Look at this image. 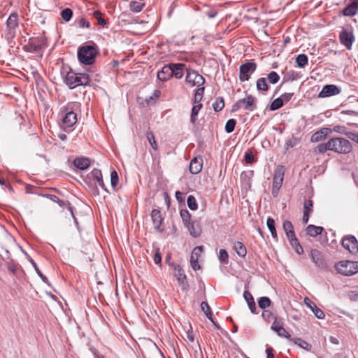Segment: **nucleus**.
<instances>
[{"label": "nucleus", "instance_id": "nucleus-17", "mask_svg": "<svg viewBox=\"0 0 358 358\" xmlns=\"http://www.w3.org/2000/svg\"><path fill=\"white\" fill-rule=\"evenodd\" d=\"M171 66V76L175 77L177 79L181 78L184 75V70L185 69V64L182 63L178 64H169Z\"/></svg>", "mask_w": 358, "mask_h": 358}, {"label": "nucleus", "instance_id": "nucleus-16", "mask_svg": "<svg viewBox=\"0 0 358 358\" xmlns=\"http://www.w3.org/2000/svg\"><path fill=\"white\" fill-rule=\"evenodd\" d=\"M203 167V158L201 156L194 157L189 164V171L192 174L200 173Z\"/></svg>", "mask_w": 358, "mask_h": 358}, {"label": "nucleus", "instance_id": "nucleus-10", "mask_svg": "<svg viewBox=\"0 0 358 358\" xmlns=\"http://www.w3.org/2000/svg\"><path fill=\"white\" fill-rule=\"evenodd\" d=\"M204 82V78L196 71L193 70H187L185 83L189 87H200L203 85Z\"/></svg>", "mask_w": 358, "mask_h": 358}, {"label": "nucleus", "instance_id": "nucleus-8", "mask_svg": "<svg viewBox=\"0 0 358 358\" xmlns=\"http://www.w3.org/2000/svg\"><path fill=\"white\" fill-rule=\"evenodd\" d=\"M255 108V98L252 95L249 94L246 97L237 101L232 106V111L236 112L241 108L252 111Z\"/></svg>", "mask_w": 358, "mask_h": 358}, {"label": "nucleus", "instance_id": "nucleus-37", "mask_svg": "<svg viewBox=\"0 0 358 358\" xmlns=\"http://www.w3.org/2000/svg\"><path fill=\"white\" fill-rule=\"evenodd\" d=\"M93 16L97 20V23L99 25L102 27L106 25L107 21L102 17V13L100 11H94L93 13Z\"/></svg>", "mask_w": 358, "mask_h": 358}, {"label": "nucleus", "instance_id": "nucleus-56", "mask_svg": "<svg viewBox=\"0 0 358 358\" xmlns=\"http://www.w3.org/2000/svg\"><path fill=\"white\" fill-rule=\"evenodd\" d=\"M279 336L284 337L288 339H291V335L286 331V329L282 327L280 329L275 331Z\"/></svg>", "mask_w": 358, "mask_h": 358}, {"label": "nucleus", "instance_id": "nucleus-62", "mask_svg": "<svg viewBox=\"0 0 358 358\" xmlns=\"http://www.w3.org/2000/svg\"><path fill=\"white\" fill-rule=\"evenodd\" d=\"M332 130V132H336L339 134H345V127L344 126L341 125H336L333 127V129H331Z\"/></svg>", "mask_w": 358, "mask_h": 358}, {"label": "nucleus", "instance_id": "nucleus-14", "mask_svg": "<svg viewBox=\"0 0 358 358\" xmlns=\"http://www.w3.org/2000/svg\"><path fill=\"white\" fill-rule=\"evenodd\" d=\"M332 134L330 128L323 127L315 132L310 138L311 142L316 143L324 139L327 136Z\"/></svg>", "mask_w": 358, "mask_h": 358}, {"label": "nucleus", "instance_id": "nucleus-64", "mask_svg": "<svg viewBox=\"0 0 358 358\" xmlns=\"http://www.w3.org/2000/svg\"><path fill=\"white\" fill-rule=\"evenodd\" d=\"M273 352H274V350L272 348H271V347L267 348L266 350V357L267 358H275Z\"/></svg>", "mask_w": 358, "mask_h": 358}, {"label": "nucleus", "instance_id": "nucleus-53", "mask_svg": "<svg viewBox=\"0 0 358 358\" xmlns=\"http://www.w3.org/2000/svg\"><path fill=\"white\" fill-rule=\"evenodd\" d=\"M313 313H314L315 316L318 319H323L324 318V312L319 308L316 305L313 306V309L311 310Z\"/></svg>", "mask_w": 358, "mask_h": 358}, {"label": "nucleus", "instance_id": "nucleus-29", "mask_svg": "<svg viewBox=\"0 0 358 358\" xmlns=\"http://www.w3.org/2000/svg\"><path fill=\"white\" fill-rule=\"evenodd\" d=\"M243 297L247 301L248 307L252 313H256V304L254 298L251 293L248 291H245L243 293Z\"/></svg>", "mask_w": 358, "mask_h": 358}, {"label": "nucleus", "instance_id": "nucleus-31", "mask_svg": "<svg viewBox=\"0 0 358 358\" xmlns=\"http://www.w3.org/2000/svg\"><path fill=\"white\" fill-rule=\"evenodd\" d=\"M144 7H145L144 3H140V2L134 1H131L129 3L130 10L135 13L141 12L143 9Z\"/></svg>", "mask_w": 358, "mask_h": 358}, {"label": "nucleus", "instance_id": "nucleus-19", "mask_svg": "<svg viewBox=\"0 0 358 358\" xmlns=\"http://www.w3.org/2000/svg\"><path fill=\"white\" fill-rule=\"evenodd\" d=\"M151 217L154 228L159 231H162L163 229L161 228V224L163 221V218L161 212L159 210L154 209L152 211Z\"/></svg>", "mask_w": 358, "mask_h": 358}, {"label": "nucleus", "instance_id": "nucleus-50", "mask_svg": "<svg viewBox=\"0 0 358 358\" xmlns=\"http://www.w3.org/2000/svg\"><path fill=\"white\" fill-rule=\"evenodd\" d=\"M283 327V321L281 318L275 317V320L271 325V329L275 332L278 331V329H280Z\"/></svg>", "mask_w": 358, "mask_h": 358}, {"label": "nucleus", "instance_id": "nucleus-22", "mask_svg": "<svg viewBox=\"0 0 358 358\" xmlns=\"http://www.w3.org/2000/svg\"><path fill=\"white\" fill-rule=\"evenodd\" d=\"M358 12V0H351L350 3L346 6L343 10V13L345 16H354Z\"/></svg>", "mask_w": 358, "mask_h": 358}, {"label": "nucleus", "instance_id": "nucleus-58", "mask_svg": "<svg viewBox=\"0 0 358 358\" xmlns=\"http://www.w3.org/2000/svg\"><path fill=\"white\" fill-rule=\"evenodd\" d=\"M245 161L247 164H251L254 162V155L251 151H248L245 153Z\"/></svg>", "mask_w": 358, "mask_h": 358}, {"label": "nucleus", "instance_id": "nucleus-47", "mask_svg": "<svg viewBox=\"0 0 358 358\" xmlns=\"http://www.w3.org/2000/svg\"><path fill=\"white\" fill-rule=\"evenodd\" d=\"M289 243L292 245V246L294 248V250L296 253H298L299 255H301L303 253V249L301 247V245L299 244L298 239L296 238H295V241L290 240Z\"/></svg>", "mask_w": 358, "mask_h": 358}, {"label": "nucleus", "instance_id": "nucleus-36", "mask_svg": "<svg viewBox=\"0 0 358 358\" xmlns=\"http://www.w3.org/2000/svg\"><path fill=\"white\" fill-rule=\"evenodd\" d=\"M213 107L215 111L219 112L224 107V101L223 98L218 97L215 99V101L213 104Z\"/></svg>", "mask_w": 358, "mask_h": 358}, {"label": "nucleus", "instance_id": "nucleus-57", "mask_svg": "<svg viewBox=\"0 0 358 358\" xmlns=\"http://www.w3.org/2000/svg\"><path fill=\"white\" fill-rule=\"evenodd\" d=\"M290 340L293 341L295 344L299 345L303 348H306L308 345V343L307 342L304 341L303 340L299 338H291Z\"/></svg>", "mask_w": 358, "mask_h": 358}, {"label": "nucleus", "instance_id": "nucleus-55", "mask_svg": "<svg viewBox=\"0 0 358 358\" xmlns=\"http://www.w3.org/2000/svg\"><path fill=\"white\" fill-rule=\"evenodd\" d=\"M118 175H117V173L115 171H113L111 172V174H110V182H111V186L113 187V188H115L117 183H118Z\"/></svg>", "mask_w": 358, "mask_h": 358}, {"label": "nucleus", "instance_id": "nucleus-24", "mask_svg": "<svg viewBox=\"0 0 358 358\" xmlns=\"http://www.w3.org/2000/svg\"><path fill=\"white\" fill-rule=\"evenodd\" d=\"M74 166L80 169H87L90 166V160L87 157H76L73 160Z\"/></svg>", "mask_w": 358, "mask_h": 358}, {"label": "nucleus", "instance_id": "nucleus-38", "mask_svg": "<svg viewBox=\"0 0 358 358\" xmlns=\"http://www.w3.org/2000/svg\"><path fill=\"white\" fill-rule=\"evenodd\" d=\"M146 138L149 141L152 149L155 150H157L158 146L153 133L152 131H148L146 134Z\"/></svg>", "mask_w": 358, "mask_h": 358}, {"label": "nucleus", "instance_id": "nucleus-46", "mask_svg": "<svg viewBox=\"0 0 358 358\" xmlns=\"http://www.w3.org/2000/svg\"><path fill=\"white\" fill-rule=\"evenodd\" d=\"M313 203L312 200L308 199L305 200L303 203V213H307L311 214L313 209Z\"/></svg>", "mask_w": 358, "mask_h": 358}, {"label": "nucleus", "instance_id": "nucleus-3", "mask_svg": "<svg viewBox=\"0 0 358 358\" xmlns=\"http://www.w3.org/2000/svg\"><path fill=\"white\" fill-rule=\"evenodd\" d=\"M331 151L338 154H348L352 150L351 143L344 138L336 137L329 139Z\"/></svg>", "mask_w": 358, "mask_h": 358}, {"label": "nucleus", "instance_id": "nucleus-59", "mask_svg": "<svg viewBox=\"0 0 358 358\" xmlns=\"http://www.w3.org/2000/svg\"><path fill=\"white\" fill-rule=\"evenodd\" d=\"M294 93L293 92H289V93H284L281 95L280 97L282 99V103H287L293 96Z\"/></svg>", "mask_w": 358, "mask_h": 358}, {"label": "nucleus", "instance_id": "nucleus-34", "mask_svg": "<svg viewBox=\"0 0 358 358\" xmlns=\"http://www.w3.org/2000/svg\"><path fill=\"white\" fill-rule=\"evenodd\" d=\"M55 203H58L61 207H66L68 210L70 211L72 217L74 218L75 221L76 222V219L74 216L73 207L71 206V203L68 201L62 200L59 198H57Z\"/></svg>", "mask_w": 358, "mask_h": 358}, {"label": "nucleus", "instance_id": "nucleus-25", "mask_svg": "<svg viewBox=\"0 0 358 358\" xmlns=\"http://www.w3.org/2000/svg\"><path fill=\"white\" fill-rule=\"evenodd\" d=\"M282 227H283V229L285 231L289 241H290V240L295 241V238H296V237L295 236V233L294 231V227H293L292 222L289 220H286L283 222Z\"/></svg>", "mask_w": 358, "mask_h": 358}, {"label": "nucleus", "instance_id": "nucleus-6", "mask_svg": "<svg viewBox=\"0 0 358 358\" xmlns=\"http://www.w3.org/2000/svg\"><path fill=\"white\" fill-rule=\"evenodd\" d=\"M62 118L61 127L63 129L72 127L77 122V115L71 110V108L65 107L60 113Z\"/></svg>", "mask_w": 358, "mask_h": 358}, {"label": "nucleus", "instance_id": "nucleus-54", "mask_svg": "<svg viewBox=\"0 0 358 358\" xmlns=\"http://www.w3.org/2000/svg\"><path fill=\"white\" fill-rule=\"evenodd\" d=\"M262 316L268 322H270L273 319L275 320V317L273 315V313L270 310H263Z\"/></svg>", "mask_w": 358, "mask_h": 358}, {"label": "nucleus", "instance_id": "nucleus-43", "mask_svg": "<svg viewBox=\"0 0 358 358\" xmlns=\"http://www.w3.org/2000/svg\"><path fill=\"white\" fill-rule=\"evenodd\" d=\"M271 301L270 299L266 296L261 297L258 300V305H259V308H261L262 309H265L266 308L269 307L271 305Z\"/></svg>", "mask_w": 358, "mask_h": 358}, {"label": "nucleus", "instance_id": "nucleus-5", "mask_svg": "<svg viewBox=\"0 0 358 358\" xmlns=\"http://www.w3.org/2000/svg\"><path fill=\"white\" fill-rule=\"evenodd\" d=\"M336 271L341 275L350 276L358 273V262L344 260L335 265Z\"/></svg>", "mask_w": 358, "mask_h": 358}, {"label": "nucleus", "instance_id": "nucleus-49", "mask_svg": "<svg viewBox=\"0 0 358 358\" xmlns=\"http://www.w3.org/2000/svg\"><path fill=\"white\" fill-rule=\"evenodd\" d=\"M236 124V120H234V119L229 120L225 124V131L227 133H231L234 130Z\"/></svg>", "mask_w": 358, "mask_h": 358}, {"label": "nucleus", "instance_id": "nucleus-27", "mask_svg": "<svg viewBox=\"0 0 358 358\" xmlns=\"http://www.w3.org/2000/svg\"><path fill=\"white\" fill-rule=\"evenodd\" d=\"M233 248L236 251V254L242 258H244L247 255V249L245 245L240 241H236L234 243Z\"/></svg>", "mask_w": 358, "mask_h": 358}, {"label": "nucleus", "instance_id": "nucleus-26", "mask_svg": "<svg viewBox=\"0 0 358 358\" xmlns=\"http://www.w3.org/2000/svg\"><path fill=\"white\" fill-rule=\"evenodd\" d=\"M171 72L170 65H166L157 73V78L162 81H166L172 78Z\"/></svg>", "mask_w": 358, "mask_h": 358}, {"label": "nucleus", "instance_id": "nucleus-33", "mask_svg": "<svg viewBox=\"0 0 358 358\" xmlns=\"http://www.w3.org/2000/svg\"><path fill=\"white\" fill-rule=\"evenodd\" d=\"M308 57L305 54H300L296 58V63L300 68L304 67L308 64Z\"/></svg>", "mask_w": 358, "mask_h": 358}, {"label": "nucleus", "instance_id": "nucleus-13", "mask_svg": "<svg viewBox=\"0 0 358 358\" xmlns=\"http://www.w3.org/2000/svg\"><path fill=\"white\" fill-rule=\"evenodd\" d=\"M203 250V246H197L193 249L190 257V264L194 271H198L201 268L199 264V259Z\"/></svg>", "mask_w": 358, "mask_h": 358}, {"label": "nucleus", "instance_id": "nucleus-39", "mask_svg": "<svg viewBox=\"0 0 358 358\" xmlns=\"http://www.w3.org/2000/svg\"><path fill=\"white\" fill-rule=\"evenodd\" d=\"M202 108V104H195L192 108L191 118L190 120L192 123H194L196 120V116L198 115L199 111Z\"/></svg>", "mask_w": 358, "mask_h": 358}, {"label": "nucleus", "instance_id": "nucleus-18", "mask_svg": "<svg viewBox=\"0 0 358 358\" xmlns=\"http://www.w3.org/2000/svg\"><path fill=\"white\" fill-rule=\"evenodd\" d=\"M340 93V90L334 85H325L319 94L320 97H327Z\"/></svg>", "mask_w": 358, "mask_h": 358}, {"label": "nucleus", "instance_id": "nucleus-20", "mask_svg": "<svg viewBox=\"0 0 358 358\" xmlns=\"http://www.w3.org/2000/svg\"><path fill=\"white\" fill-rule=\"evenodd\" d=\"M310 257L316 266L319 268H324L325 266L324 260L322 257V253L317 250H311Z\"/></svg>", "mask_w": 358, "mask_h": 358}, {"label": "nucleus", "instance_id": "nucleus-28", "mask_svg": "<svg viewBox=\"0 0 358 358\" xmlns=\"http://www.w3.org/2000/svg\"><path fill=\"white\" fill-rule=\"evenodd\" d=\"M323 231L324 228L322 227H318L313 224H309L306 229L307 234L311 237H315L317 235H320Z\"/></svg>", "mask_w": 358, "mask_h": 358}, {"label": "nucleus", "instance_id": "nucleus-7", "mask_svg": "<svg viewBox=\"0 0 358 358\" xmlns=\"http://www.w3.org/2000/svg\"><path fill=\"white\" fill-rule=\"evenodd\" d=\"M285 169L283 166H278L274 171L273 176V185L271 193L273 196H276L279 189L281 187L285 176Z\"/></svg>", "mask_w": 358, "mask_h": 358}, {"label": "nucleus", "instance_id": "nucleus-4", "mask_svg": "<svg viewBox=\"0 0 358 358\" xmlns=\"http://www.w3.org/2000/svg\"><path fill=\"white\" fill-rule=\"evenodd\" d=\"M19 26V16L17 13H12L6 22V29L4 31L5 38L8 41H12L16 35V31Z\"/></svg>", "mask_w": 358, "mask_h": 358}, {"label": "nucleus", "instance_id": "nucleus-61", "mask_svg": "<svg viewBox=\"0 0 358 358\" xmlns=\"http://www.w3.org/2000/svg\"><path fill=\"white\" fill-rule=\"evenodd\" d=\"M29 262L31 263V264L33 265V266L34 267L36 273L38 274V275L42 278V280L45 282V280L47 279L46 277H45L43 273H41V271H40V269L38 268L36 262L33 260V259H30Z\"/></svg>", "mask_w": 358, "mask_h": 358}, {"label": "nucleus", "instance_id": "nucleus-41", "mask_svg": "<svg viewBox=\"0 0 358 358\" xmlns=\"http://www.w3.org/2000/svg\"><path fill=\"white\" fill-rule=\"evenodd\" d=\"M201 307L202 310L205 313L206 317L209 320H210L212 322H213V319H212L213 313L210 310V308L208 303L207 302L203 301L201 304Z\"/></svg>", "mask_w": 358, "mask_h": 358}, {"label": "nucleus", "instance_id": "nucleus-48", "mask_svg": "<svg viewBox=\"0 0 358 358\" xmlns=\"http://www.w3.org/2000/svg\"><path fill=\"white\" fill-rule=\"evenodd\" d=\"M73 15V12L71 9L66 8L64 9L61 13V16L64 20L68 22L71 20Z\"/></svg>", "mask_w": 358, "mask_h": 358}, {"label": "nucleus", "instance_id": "nucleus-40", "mask_svg": "<svg viewBox=\"0 0 358 358\" xmlns=\"http://www.w3.org/2000/svg\"><path fill=\"white\" fill-rule=\"evenodd\" d=\"M180 214L185 226L189 224L191 222V215L187 210H181Z\"/></svg>", "mask_w": 358, "mask_h": 358}, {"label": "nucleus", "instance_id": "nucleus-44", "mask_svg": "<svg viewBox=\"0 0 358 358\" xmlns=\"http://www.w3.org/2000/svg\"><path fill=\"white\" fill-rule=\"evenodd\" d=\"M281 99H280V97L274 99L270 105V110H275L280 108L284 104Z\"/></svg>", "mask_w": 358, "mask_h": 358}, {"label": "nucleus", "instance_id": "nucleus-15", "mask_svg": "<svg viewBox=\"0 0 358 358\" xmlns=\"http://www.w3.org/2000/svg\"><path fill=\"white\" fill-rule=\"evenodd\" d=\"M174 276L176 278L178 282L183 287V289H187V287L188 286L187 277L183 270L179 265L174 266Z\"/></svg>", "mask_w": 358, "mask_h": 358}, {"label": "nucleus", "instance_id": "nucleus-9", "mask_svg": "<svg viewBox=\"0 0 358 358\" xmlns=\"http://www.w3.org/2000/svg\"><path fill=\"white\" fill-rule=\"evenodd\" d=\"M257 69V64L253 62H248L240 66L239 80L241 82L249 80L250 76Z\"/></svg>", "mask_w": 358, "mask_h": 358}, {"label": "nucleus", "instance_id": "nucleus-23", "mask_svg": "<svg viewBox=\"0 0 358 358\" xmlns=\"http://www.w3.org/2000/svg\"><path fill=\"white\" fill-rule=\"evenodd\" d=\"M90 178H92L93 180L98 183V185L104 190L107 191L105 184L103 182L102 178V173L101 170L97 169H94L90 173Z\"/></svg>", "mask_w": 358, "mask_h": 358}, {"label": "nucleus", "instance_id": "nucleus-12", "mask_svg": "<svg viewBox=\"0 0 358 358\" xmlns=\"http://www.w3.org/2000/svg\"><path fill=\"white\" fill-rule=\"evenodd\" d=\"M342 245L352 254H356L358 252V241L354 236H344L342 239Z\"/></svg>", "mask_w": 358, "mask_h": 358}, {"label": "nucleus", "instance_id": "nucleus-1", "mask_svg": "<svg viewBox=\"0 0 358 358\" xmlns=\"http://www.w3.org/2000/svg\"><path fill=\"white\" fill-rule=\"evenodd\" d=\"M65 83L71 89H73L80 85H90V78L87 73H77L70 71L65 77Z\"/></svg>", "mask_w": 358, "mask_h": 358}, {"label": "nucleus", "instance_id": "nucleus-51", "mask_svg": "<svg viewBox=\"0 0 358 358\" xmlns=\"http://www.w3.org/2000/svg\"><path fill=\"white\" fill-rule=\"evenodd\" d=\"M219 259L224 264H228L229 255L227 252L224 249H221L219 252Z\"/></svg>", "mask_w": 358, "mask_h": 358}, {"label": "nucleus", "instance_id": "nucleus-63", "mask_svg": "<svg viewBox=\"0 0 358 358\" xmlns=\"http://www.w3.org/2000/svg\"><path fill=\"white\" fill-rule=\"evenodd\" d=\"M78 24L80 27L89 28L90 27V22L85 18H81L79 20Z\"/></svg>", "mask_w": 358, "mask_h": 358}, {"label": "nucleus", "instance_id": "nucleus-52", "mask_svg": "<svg viewBox=\"0 0 358 358\" xmlns=\"http://www.w3.org/2000/svg\"><path fill=\"white\" fill-rule=\"evenodd\" d=\"M268 80L270 83L275 84L280 80V76L275 71H271L268 75Z\"/></svg>", "mask_w": 358, "mask_h": 358}, {"label": "nucleus", "instance_id": "nucleus-32", "mask_svg": "<svg viewBox=\"0 0 358 358\" xmlns=\"http://www.w3.org/2000/svg\"><path fill=\"white\" fill-rule=\"evenodd\" d=\"M267 227L271 231V236L273 238H277V232L275 227V220L271 218L268 217L266 221Z\"/></svg>", "mask_w": 358, "mask_h": 358}, {"label": "nucleus", "instance_id": "nucleus-2", "mask_svg": "<svg viewBox=\"0 0 358 358\" xmlns=\"http://www.w3.org/2000/svg\"><path fill=\"white\" fill-rule=\"evenodd\" d=\"M97 50L93 45H83L78 48V57L79 61L84 64L90 65L95 61Z\"/></svg>", "mask_w": 358, "mask_h": 358}, {"label": "nucleus", "instance_id": "nucleus-21", "mask_svg": "<svg viewBox=\"0 0 358 358\" xmlns=\"http://www.w3.org/2000/svg\"><path fill=\"white\" fill-rule=\"evenodd\" d=\"M45 39L43 37H34L29 38V45L31 50L34 52L41 50L44 45Z\"/></svg>", "mask_w": 358, "mask_h": 358}, {"label": "nucleus", "instance_id": "nucleus-35", "mask_svg": "<svg viewBox=\"0 0 358 358\" xmlns=\"http://www.w3.org/2000/svg\"><path fill=\"white\" fill-rule=\"evenodd\" d=\"M257 88L259 91H267L268 90L265 78H260L257 80Z\"/></svg>", "mask_w": 358, "mask_h": 358}, {"label": "nucleus", "instance_id": "nucleus-30", "mask_svg": "<svg viewBox=\"0 0 358 358\" xmlns=\"http://www.w3.org/2000/svg\"><path fill=\"white\" fill-rule=\"evenodd\" d=\"M185 227L188 229L192 236L196 238L200 236L201 229L198 225L195 226L194 223L190 222L189 224L185 225Z\"/></svg>", "mask_w": 358, "mask_h": 358}, {"label": "nucleus", "instance_id": "nucleus-11", "mask_svg": "<svg viewBox=\"0 0 358 358\" xmlns=\"http://www.w3.org/2000/svg\"><path fill=\"white\" fill-rule=\"evenodd\" d=\"M339 40L341 43L348 50H351L352 44L355 41V37L352 31L343 29L339 34Z\"/></svg>", "mask_w": 358, "mask_h": 358}, {"label": "nucleus", "instance_id": "nucleus-45", "mask_svg": "<svg viewBox=\"0 0 358 358\" xmlns=\"http://www.w3.org/2000/svg\"><path fill=\"white\" fill-rule=\"evenodd\" d=\"M331 143H329V140L324 143H321L317 145V151L320 154H324L327 150H331L330 148Z\"/></svg>", "mask_w": 358, "mask_h": 358}, {"label": "nucleus", "instance_id": "nucleus-42", "mask_svg": "<svg viewBox=\"0 0 358 358\" xmlns=\"http://www.w3.org/2000/svg\"><path fill=\"white\" fill-rule=\"evenodd\" d=\"M187 203L189 209L195 210L198 208V205L195 197L192 195H189L187 197Z\"/></svg>", "mask_w": 358, "mask_h": 358}, {"label": "nucleus", "instance_id": "nucleus-60", "mask_svg": "<svg viewBox=\"0 0 358 358\" xmlns=\"http://www.w3.org/2000/svg\"><path fill=\"white\" fill-rule=\"evenodd\" d=\"M153 261L156 264H159L162 262V257L159 252V249L157 248L153 257Z\"/></svg>", "mask_w": 358, "mask_h": 358}]
</instances>
